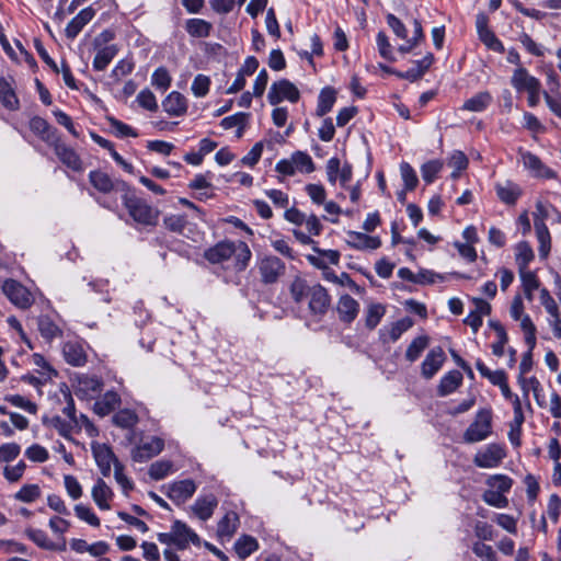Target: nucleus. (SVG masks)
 Masks as SVG:
<instances>
[{
	"instance_id": "13d9d810",
	"label": "nucleus",
	"mask_w": 561,
	"mask_h": 561,
	"mask_svg": "<svg viewBox=\"0 0 561 561\" xmlns=\"http://www.w3.org/2000/svg\"><path fill=\"white\" fill-rule=\"evenodd\" d=\"M236 268L243 271L251 259V251L245 242H239L236 251Z\"/></svg>"
},
{
	"instance_id": "680f3d73",
	"label": "nucleus",
	"mask_w": 561,
	"mask_h": 561,
	"mask_svg": "<svg viewBox=\"0 0 561 561\" xmlns=\"http://www.w3.org/2000/svg\"><path fill=\"white\" fill-rule=\"evenodd\" d=\"M75 512L78 518L87 522L89 525L94 527L100 526V518L92 512L90 507L84 506L82 504H77L75 506Z\"/></svg>"
},
{
	"instance_id": "09e8293b",
	"label": "nucleus",
	"mask_w": 561,
	"mask_h": 561,
	"mask_svg": "<svg viewBox=\"0 0 561 561\" xmlns=\"http://www.w3.org/2000/svg\"><path fill=\"white\" fill-rule=\"evenodd\" d=\"M293 162L295 164L296 170L305 173H311L314 171V163L311 157L304 151H295L291 154Z\"/></svg>"
},
{
	"instance_id": "a18cd8bd",
	"label": "nucleus",
	"mask_w": 561,
	"mask_h": 561,
	"mask_svg": "<svg viewBox=\"0 0 561 561\" xmlns=\"http://www.w3.org/2000/svg\"><path fill=\"white\" fill-rule=\"evenodd\" d=\"M310 287L307 282L301 277H296L289 287L290 296L296 304L302 302L305 298H308Z\"/></svg>"
},
{
	"instance_id": "0e129e2a",
	"label": "nucleus",
	"mask_w": 561,
	"mask_h": 561,
	"mask_svg": "<svg viewBox=\"0 0 561 561\" xmlns=\"http://www.w3.org/2000/svg\"><path fill=\"white\" fill-rule=\"evenodd\" d=\"M5 401L10 402L14 407L24 409L31 414H35L37 412L36 403L25 399L20 394L7 396Z\"/></svg>"
},
{
	"instance_id": "b1692460",
	"label": "nucleus",
	"mask_w": 561,
	"mask_h": 561,
	"mask_svg": "<svg viewBox=\"0 0 561 561\" xmlns=\"http://www.w3.org/2000/svg\"><path fill=\"white\" fill-rule=\"evenodd\" d=\"M65 360L75 367L83 366L87 363V353L83 346L77 341H68L62 346Z\"/></svg>"
},
{
	"instance_id": "6e6552de",
	"label": "nucleus",
	"mask_w": 561,
	"mask_h": 561,
	"mask_svg": "<svg viewBox=\"0 0 561 561\" xmlns=\"http://www.w3.org/2000/svg\"><path fill=\"white\" fill-rule=\"evenodd\" d=\"M308 300L309 311L313 316L323 317L331 306V297L320 284L310 287Z\"/></svg>"
},
{
	"instance_id": "c85d7f7f",
	"label": "nucleus",
	"mask_w": 561,
	"mask_h": 561,
	"mask_svg": "<svg viewBox=\"0 0 561 561\" xmlns=\"http://www.w3.org/2000/svg\"><path fill=\"white\" fill-rule=\"evenodd\" d=\"M121 404V397L115 391H107L94 403V412L100 416L108 415Z\"/></svg>"
},
{
	"instance_id": "c756f323",
	"label": "nucleus",
	"mask_w": 561,
	"mask_h": 561,
	"mask_svg": "<svg viewBox=\"0 0 561 561\" xmlns=\"http://www.w3.org/2000/svg\"><path fill=\"white\" fill-rule=\"evenodd\" d=\"M113 496L111 488L103 479H98L92 488V497L100 510H110L108 500Z\"/></svg>"
},
{
	"instance_id": "f8f14e48",
	"label": "nucleus",
	"mask_w": 561,
	"mask_h": 561,
	"mask_svg": "<svg viewBox=\"0 0 561 561\" xmlns=\"http://www.w3.org/2000/svg\"><path fill=\"white\" fill-rule=\"evenodd\" d=\"M50 146L54 148V151L58 159L67 168L71 169L75 172H81L83 170V162L80 156L76 152L73 148L62 142L60 140V137L56 140L55 144H51Z\"/></svg>"
},
{
	"instance_id": "864d4df0",
	"label": "nucleus",
	"mask_w": 561,
	"mask_h": 561,
	"mask_svg": "<svg viewBox=\"0 0 561 561\" xmlns=\"http://www.w3.org/2000/svg\"><path fill=\"white\" fill-rule=\"evenodd\" d=\"M171 76L167 68L159 67L154 70L151 77V83L157 89H160L162 91H165L171 85Z\"/></svg>"
},
{
	"instance_id": "bb28decb",
	"label": "nucleus",
	"mask_w": 561,
	"mask_h": 561,
	"mask_svg": "<svg viewBox=\"0 0 561 561\" xmlns=\"http://www.w3.org/2000/svg\"><path fill=\"white\" fill-rule=\"evenodd\" d=\"M462 374L459 370H450L445 374L438 386H437V394L439 397H446L453 393L458 387L462 383Z\"/></svg>"
},
{
	"instance_id": "9d476101",
	"label": "nucleus",
	"mask_w": 561,
	"mask_h": 561,
	"mask_svg": "<svg viewBox=\"0 0 561 561\" xmlns=\"http://www.w3.org/2000/svg\"><path fill=\"white\" fill-rule=\"evenodd\" d=\"M164 448V440L157 436L141 442L131 449V459L135 462H146L154 456L159 455Z\"/></svg>"
},
{
	"instance_id": "cd10ccee",
	"label": "nucleus",
	"mask_w": 561,
	"mask_h": 561,
	"mask_svg": "<svg viewBox=\"0 0 561 561\" xmlns=\"http://www.w3.org/2000/svg\"><path fill=\"white\" fill-rule=\"evenodd\" d=\"M495 191L500 201L506 205H515L522 195L520 187L511 181H506L504 184L497 183Z\"/></svg>"
},
{
	"instance_id": "2f4dec72",
	"label": "nucleus",
	"mask_w": 561,
	"mask_h": 561,
	"mask_svg": "<svg viewBox=\"0 0 561 561\" xmlns=\"http://www.w3.org/2000/svg\"><path fill=\"white\" fill-rule=\"evenodd\" d=\"M413 324L414 322L410 317H404L391 324L388 331V336H386L383 330H380V339L382 343H388L389 341L396 342L402 333L408 331Z\"/></svg>"
},
{
	"instance_id": "338daca9",
	"label": "nucleus",
	"mask_w": 561,
	"mask_h": 561,
	"mask_svg": "<svg viewBox=\"0 0 561 561\" xmlns=\"http://www.w3.org/2000/svg\"><path fill=\"white\" fill-rule=\"evenodd\" d=\"M377 46H378L379 54L382 58H385L389 61L394 60L391 45H390L388 36L386 35L385 32H379L377 34Z\"/></svg>"
},
{
	"instance_id": "39448f33",
	"label": "nucleus",
	"mask_w": 561,
	"mask_h": 561,
	"mask_svg": "<svg viewBox=\"0 0 561 561\" xmlns=\"http://www.w3.org/2000/svg\"><path fill=\"white\" fill-rule=\"evenodd\" d=\"M300 92L297 87L287 79H282L274 82L267 93V100L270 104L277 105L284 100H288L291 103L298 102Z\"/></svg>"
},
{
	"instance_id": "a878e982",
	"label": "nucleus",
	"mask_w": 561,
	"mask_h": 561,
	"mask_svg": "<svg viewBox=\"0 0 561 561\" xmlns=\"http://www.w3.org/2000/svg\"><path fill=\"white\" fill-rule=\"evenodd\" d=\"M522 160H523L525 168L530 170L535 176L552 179L556 175L551 169H549L541 162L539 157H537L536 154H534L531 152H528V151L524 152L522 154Z\"/></svg>"
},
{
	"instance_id": "393cba45",
	"label": "nucleus",
	"mask_w": 561,
	"mask_h": 561,
	"mask_svg": "<svg viewBox=\"0 0 561 561\" xmlns=\"http://www.w3.org/2000/svg\"><path fill=\"white\" fill-rule=\"evenodd\" d=\"M239 525V515L234 511H229L217 524V536L221 539H230L237 533Z\"/></svg>"
},
{
	"instance_id": "72a5a7b5",
	"label": "nucleus",
	"mask_w": 561,
	"mask_h": 561,
	"mask_svg": "<svg viewBox=\"0 0 561 561\" xmlns=\"http://www.w3.org/2000/svg\"><path fill=\"white\" fill-rule=\"evenodd\" d=\"M336 100V92L331 87L323 88L318 96L316 114L319 117L327 115L333 107Z\"/></svg>"
},
{
	"instance_id": "bf43d9fd",
	"label": "nucleus",
	"mask_w": 561,
	"mask_h": 561,
	"mask_svg": "<svg viewBox=\"0 0 561 561\" xmlns=\"http://www.w3.org/2000/svg\"><path fill=\"white\" fill-rule=\"evenodd\" d=\"M210 79L205 75H197L192 83V92L196 98L205 96L209 91Z\"/></svg>"
},
{
	"instance_id": "f03ea898",
	"label": "nucleus",
	"mask_w": 561,
	"mask_h": 561,
	"mask_svg": "<svg viewBox=\"0 0 561 561\" xmlns=\"http://www.w3.org/2000/svg\"><path fill=\"white\" fill-rule=\"evenodd\" d=\"M159 542L174 546L178 550H185L190 543L201 546L199 536L182 520H174L169 533H159Z\"/></svg>"
},
{
	"instance_id": "a211bd4d",
	"label": "nucleus",
	"mask_w": 561,
	"mask_h": 561,
	"mask_svg": "<svg viewBox=\"0 0 561 561\" xmlns=\"http://www.w3.org/2000/svg\"><path fill=\"white\" fill-rule=\"evenodd\" d=\"M30 129L49 146L55 144L59 138L57 129L49 125L46 119L39 116H34L31 118Z\"/></svg>"
},
{
	"instance_id": "f3484780",
	"label": "nucleus",
	"mask_w": 561,
	"mask_h": 561,
	"mask_svg": "<svg viewBox=\"0 0 561 561\" xmlns=\"http://www.w3.org/2000/svg\"><path fill=\"white\" fill-rule=\"evenodd\" d=\"M195 491V482L191 479H185L170 484L167 496L173 502L180 504L192 497Z\"/></svg>"
},
{
	"instance_id": "7ed1b4c3",
	"label": "nucleus",
	"mask_w": 561,
	"mask_h": 561,
	"mask_svg": "<svg viewBox=\"0 0 561 561\" xmlns=\"http://www.w3.org/2000/svg\"><path fill=\"white\" fill-rule=\"evenodd\" d=\"M548 209L541 202H537L536 211L534 213V227L539 242V255L546 259L550 252L551 238L545 219L548 217Z\"/></svg>"
},
{
	"instance_id": "de8ad7c7",
	"label": "nucleus",
	"mask_w": 561,
	"mask_h": 561,
	"mask_svg": "<svg viewBox=\"0 0 561 561\" xmlns=\"http://www.w3.org/2000/svg\"><path fill=\"white\" fill-rule=\"evenodd\" d=\"M173 468V463L170 460H158L151 463L148 474L152 480L159 481L164 479Z\"/></svg>"
},
{
	"instance_id": "6e6d98bb",
	"label": "nucleus",
	"mask_w": 561,
	"mask_h": 561,
	"mask_svg": "<svg viewBox=\"0 0 561 561\" xmlns=\"http://www.w3.org/2000/svg\"><path fill=\"white\" fill-rule=\"evenodd\" d=\"M486 483L491 488L495 489L494 491H499L504 494L512 488L513 480L504 474H495L490 477Z\"/></svg>"
},
{
	"instance_id": "e433bc0d",
	"label": "nucleus",
	"mask_w": 561,
	"mask_h": 561,
	"mask_svg": "<svg viewBox=\"0 0 561 561\" xmlns=\"http://www.w3.org/2000/svg\"><path fill=\"white\" fill-rule=\"evenodd\" d=\"M257 548H259L257 540L254 537L249 536V535L241 536L234 542V550L240 559L248 558L255 550H257Z\"/></svg>"
},
{
	"instance_id": "4be33fe9",
	"label": "nucleus",
	"mask_w": 561,
	"mask_h": 561,
	"mask_svg": "<svg viewBox=\"0 0 561 561\" xmlns=\"http://www.w3.org/2000/svg\"><path fill=\"white\" fill-rule=\"evenodd\" d=\"M162 107L170 116L179 117L186 113L187 100L182 93L172 91L162 101Z\"/></svg>"
},
{
	"instance_id": "9b49d317",
	"label": "nucleus",
	"mask_w": 561,
	"mask_h": 561,
	"mask_svg": "<svg viewBox=\"0 0 561 561\" xmlns=\"http://www.w3.org/2000/svg\"><path fill=\"white\" fill-rule=\"evenodd\" d=\"M92 454L103 477H108L112 465L119 462L112 448L106 444L92 443Z\"/></svg>"
},
{
	"instance_id": "4c0bfd02",
	"label": "nucleus",
	"mask_w": 561,
	"mask_h": 561,
	"mask_svg": "<svg viewBox=\"0 0 561 561\" xmlns=\"http://www.w3.org/2000/svg\"><path fill=\"white\" fill-rule=\"evenodd\" d=\"M117 51L118 50L115 45H110L101 48L93 59V68L98 71H103L114 59Z\"/></svg>"
},
{
	"instance_id": "774afa93",
	"label": "nucleus",
	"mask_w": 561,
	"mask_h": 561,
	"mask_svg": "<svg viewBox=\"0 0 561 561\" xmlns=\"http://www.w3.org/2000/svg\"><path fill=\"white\" fill-rule=\"evenodd\" d=\"M21 451L20 445L16 443H8L0 446V462H9L14 460Z\"/></svg>"
},
{
	"instance_id": "7c9ffc66",
	"label": "nucleus",
	"mask_w": 561,
	"mask_h": 561,
	"mask_svg": "<svg viewBox=\"0 0 561 561\" xmlns=\"http://www.w3.org/2000/svg\"><path fill=\"white\" fill-rule=\"evenodd\" d=\"M348 237L351 240L347 243L355 249H378L381 245V241L378 237H371L366 233L350 231Z\"/></svg>"
},
{
	"instance_id": "f257e3e1",
	"label": "nucleus",
	"mask_w": 561,
	"mask_h": 561,
	"mask_svg": "<svg viewBox=\"0 0 561 561\" xmlns=\"http://www.w3.org/2000/svg\"><path fill=\"white\" fill-rule=\"evenodd\" d=\"M123 204L128 210L129 216L138 224L144 226H156L158 222L159 210L149 205L145 199L135 195L127 187V192L122 195Z\"/></svg>"
},
{
	"instance_id": "37998d69",
	"label": "nucleus",
	"mask_w": 561,
	"mask_h": 561,
	"mask_svg": "<svg viewBox=\"0 0 561 561\" xmlns=\"http://www.w3.org/2000/svg\"><path fill=\"white\" fill-rule=\"evenodd\" d=\"M428 337L426 335H421L415 337L405 351V358L409 362H415L422 352L428 346Z\"/></svg>"
},
{
	"instance_id": "ddd939ff",
	"label": "nucleus",
	"mask_w": 561,
	"mask_h": 561,
	"mask_svg": "<svg viewBox=\"0 0 561 561\" xmlns=\"http://www.w3.org/2000/svg\"><path fill=\"white\" fill-rule=\"evenodd\" d=\"M504 457L505 451L503 447L497 444H491L474 456L473 462L479 468H494L501 463Z\"/></svg>"
},
{
	"instance_id": "4468645a",
	"label": "nucleus",
	"mask_w": 561,
	"mask_h": 561,
	"mask_svg": "<svg viewBox=\"0 0 561 561\" xmlns=\"http://www.w3.org/2000/svg\"><path fill=\"white\" fill-rule=\"evenodd\" d=\"M237 251L232 241H220L204 252V257L211 264L229 260Z\"/></svg>"
},
{
	"instance_id": "49530a36",
	"label": "nucleus",
	"mask_w": 561,
	"mask_h": 561,
	"mask_svg": "<svg viewBox=\"0 0 561 561\" xmlns=\"http://www.w3.org/2000/svg\"><path fill=\"white\" fill-rule=\"evenodd\" d=\"M38 331L47 341H51L53 339L61 335V330L48 317H41L38 319Z\"/></svg>"
},
{
	"instance_id": "aec40b11",
	"label": "nucleus",
	"mask_w": 561,
	"mask_h": 561,
	"mask_svg": "<svg viewBox=\"0 0 561 561\" xmlns=\"http://www.w3.org/2000/svg\"><path fill=\"white\" fill-rule=\"evenodd\" d=\"M512 85L517 91H530L536 90L537 88H541L540 81L535 78L534 76H530L528 70L522 66L517 67L512 76L511 79Z\"/></svg>"
},
{
	"instance_id": "69168bd1",
	"label": "nucleus",
	"mask_w": 561,
	"mask_h": 561,
	"mask_svg": "<svg viewBox=\"0 0 561 561\" xmlns=\"http://www.w3.org/2000/svg\"><path fill=\"white\" fill-rule=\"evenodd\" d=\"M524 291H535L539 288L540 283L536 274L528 270L519 271Z\"/></svg>"
},
{
	"instance_id": "79ce46f5",
	"label": "nucleus",
	"mask_w": 561,
	"mask_h": 561,
	"mask_svg": "<svg viewBox=\"0 0 561 561\" xmlns=\"http://www.w3.org/2000/svg\"><path fill=\"white\" fill-rule=\"evenodd\" d=\"M386 308L381 304H370L366 311L365 325L369 330H374L385 316Z\"/></svg>"
},
{
	"instance_id": "603ef678",
	"label": "nucleus",
	"mask_w": 561,
	"mask_h": 561,
	"mask_svg": "<svg viewBox=\"0 0 561 561\" xmlns=\"http://www.w3.org/2000/svg\"><path fill=\"white\" fill-rule=\"evenodd\" d=\"M41 496L37 484H25L14 494V499L24 503H32Z\"/></svg>"
},
{
	"instance_id": "20e7f679",
	"label": "nucleus",
	"mask_w": 561,
	"mask_h": 561,
	"mask_svg": "<svg viewBox=\"0 0 561 561\" xmlns=\"http://www.w3.org/2000/svg\"><path fill=\"white\" fill-rule=\"evenodd\" d=\"M492 413L490 410H481L463 434L466 443H477L485 439L491 433Z\"/></svg>"
},
{
	"instance_id": "3c124183",
	"label": "nucleus",
	"mask_w": 561,
	"mask_h": 561,
	"mask_svg": "<svg viewBox=\"0 0 561 561\" xmlns=\"http://www.w3.org/2000/svg\"><path fill=\"white\" fill-rule=\"evenodd\" d=\"M43 424L55 427L61 436H64L65 438H69L73 423L71 421L66 422L60 416L56 415L53 416L51 419L43 417Z\"/></svg>"
},
{
	"instance_id": "2eb2a0df",
	"label": "nucleus",
	"mask_w": 561,
	"mask_h": 561,
	"mask_svg": "<svg viewBox=\"0 0 561 561\" xmlns=\"http://www.w3.org/2000/svg\"><path fill=\"white\" fill-rule=\"evenodd\" d=\"M445 359L444 350L440 346L433 347L422 363V376L426 379L433 378L443 366Z\"/></svg>"
},
{
	"instance_id": "5fc2aeb1",
	"label": "nucleus",
	"mask_w": 561,
	"mask_h": 561,
	"mask_svg": "<svg viewBox=\"0 0 561 561\" xmlns=\"http://www.w3.org/2000/svg\"><path fill=\"white\" fill-rule=\"evenodd\" d=\"M400 171L402 180L404 182L405 191H413L419 183L415 171L408 162L401 163Z\"/></svg>"
},
{
	"instance_id": "412c9836",
	"label": "nucleus",
	"mask_w": 561,
	"mask_h": 561,
	"mask_svg": "<svg viewBox=\"0 0 561 561\" xmlns=\"http://www.w3.org/2000/svg\"><path fill=\"white\" fill-rule=\"evenodd\" d=\"M95 11L91 7L82 9L66 26V36L73 39L82 28L94 18Z\"/></svg>"
},
{
	"instance_id": "0eeeda50",
	"label": "nucleus",
	"mask_w": 561,
	"mask_h": 561,
	"mask_svg": "<svg viewBox=\"0 0 561 561\" xmlns=\"http://www.w3.org/2000/svg\"><path fill=\"white\" fill-rule=\"evenodd\" d=\"M261 280L274 284L285 273V263L277 256L266 255L257 264Z\"/></svg>"
},
{
	"instance_id": "a19ab883",
	"label": "nucleus",
	"mask_w": 561,
	"mask_h": 561,
	"mask_svg": "<svg viewBox=\"0 0 561 561\" xmlns=\"http://www.w3.org/2000/svg\"><path fill=\"white\" fill-rule=\"evenodd\" d=\"M535 254L528 242H519L516 247V263L518 271L527 270L529 263L534 260Z\"/></svg>"
},
{
	"instance_id": "1a4fd4ad",
	"label": "nucleus",
	"mask_w": 561,
	"mask_h": 561,
	"mask_svg": "<svg viewBox=\"0 0 561 561\" xmlns=\"http://www.w3.org/2000/svg\"><path fill=\"white\" fill-rule=\"evenodd\" d=\"M2 290L8 299L19 308L26 309L33 304L31 293L14 279H7L2 285Z\"/></svg>"
},
{
	"instance_id": "473e14b6",
	"label": "nucleus",
	"mask_w": 561,
	"mask_h": 561,
	"mask_svg": "<svg viewBox=\"0 0 561 561\" xmlns=\"http://www.w3.org/2000/svg\"><path fill=\"white\" fill-rule=\"evenodd\" d=\"M0 102L10 111H16L20 105L14 89L5 78H0Z\"/></svg>"
},
{
	"instance_id": "f704fd0d",
	"label": "nucleus",
	"mask_w": 561,
	"mask_h": 561,
	"mask_svg": "<svg viewBox=\"0 0 561 561\" xmlns=\"http://www.w3.org/2000/svg\"><path fill=\"white\" fill-rule=\"evenodd\" d=\"M213 30V25L210 22L203 20V19H188L185 22V31L192 36V37H207L209 36L210 32Z\"/></svg>"
},
{
	"instance_id": "052dcab7",
	"label": "nucleus",
	"mask_w": 561,
	"mask_h": 561,
	"mask_svg": "<svg viewBox=\"0 0 561 561\" xmlns=\"http://www.w3.org/2000/svg\"><path fill=\"white\" fill-rule=\"evenodd\" d=\"M137 102L141 107L150 112H156L158 110L156 96L149 89H144L138 93Z\"/></svg>"
},
{
	"instance_id": "4d7b16f0",
	"label": "nucleus",
	"mask_w": 561,
	"mask_h": 561,
	"mask_svg": "<svg viewBox=\"0 0 561 561\" xmlns=\"http://www.w3.org/2000/svg\"><path fill=\"white\" fill-rule=\"evenodd\" d=\"M483 501L494 507L503 508L508 504V500L503 493L494 490H486L482 495Z\"/></svg>"
},
{
	"instance_id": "ea45409f",
	"label": "nucleus",
	"mask_w": 561,
	"mask_h": 561,
	"mask_svg": "<svg viewBox=\"0 0 561 561\" xmlns=\"http://www.w3.org/2000/svg\"><path fill=\"white\" fill-rule=\"evenodd\" d=\"M489 325L499 336V341L492 344V352L495 356L501 357L504 355V346L508 341L505 328L499 321L494 320H490Z\"/></svg>"
},
{
	"instance_id": "423d86ee",
	"label": "nucleus",
	"mask_w": 561,
	"mask_h": 561,
	"mask_svg": "<svg viewBox=\"0 0 561 561\" xmlns=\"http://www.w3.org/2000/svg\"><path fill=\"white\" fill-rule=\"evenodd\" d=\"M89 182L90 184L102 194H110L113 191L116 192H127V187L129 186L123 180H113L106 172L101 170H93L89 173Z\"/></svg>"
},
{
	"instance_id": "5701e85b",
	"label": "nucleus",
	"mask_w": 561,
	"mask_h": 561,
	"mask_svg": "<svg viewBox=\"0 0 561 561\" xmlns=\"http://www.w3.org/2000/svg\"><path fill=\"white\" fill-rule=\"evenodd\" d=\"M218 506V500L214 494H207L205 496H199L196 499L195 503L192 505V512L201 519L207 520L209 519L216 507Z\"/></svg>"
},
{
	"instance_id": "e2e57ef3",
	"label": "nucleus",
	"mask_w": 561,
	"mask_h": 561,
	"mask_svg": "<svg viewBox=\"0 0 561 561\" xmlns=\"http://www.w3.org/2000/svg\"><path fill=\"white\" fill-rule=\"evenodd\" d=\"M249 116H250L249 113H243V112L236 113L233 115L222 118L220 122V126L224 129H231L233 127H239L240 125H247Z\"/></svg>"
},
{
	"instance_id": "8fccbe9b",
	"label": "nucleus",
	"mask_w": 561,
	"mask_h": 561,
	"mask_svg": "<svg viewBox=\"0 0 561 561\" xmlns=\"http://www.w3.org/2000/svg\"><path fill=\"white\" fill-rule=\"evenodd\" d=\"M442 169H443V162L438 159L430 160V161L425 162L421 167V174H422L423 180L427 184L433 183L434 180L436 179V175L440 172Z\"/></svg>"
},
{
	"instance_id": "6ab92c4d",
	"label": "nucleus",
	"mask_w": 561,
	"mask_h": 561,
	"mask_svg": "<svg viewBox=\"0 0 561 561\" xmlns=\"http://www.w3.org/2000/svg\"><path fill=\"white\" fill-rule=\"evenodd\" d=\"M339 319L344 323L353 322L359 311V304L352 296L342 295L336 305Z\"/></svg>"
},
{
	"instance_id": "58836bf2",
	"label": "nucleus",
	"mask_w": 561,
	"mask_h": 561,
	"mask_svg": "<svg viewBox=\"0 0 561 561\" xmlns=\"http://www.w3.org/2000/svg\"><path fill=\"white\" fill-rule=\"evenodd\" d=\"M139 421L135 411L123 409L113 415V423L122 428H133Z\"/></svg>"
},
{
	"instance_id": "dca6fc26",
	"label": "nucleus",
	"mask_w": 561,
	"mask_h": 561,
	"mask_svg": "<svg viewBox=\"0 0 561 561\" xmlns=\"http://www.w3.org/2000/svg\"><path fill=\"white\" fill-rule=\"evenodd\" d=\"M488 16L484 13L477 15L476 25L480 39L491 49L496 51H503L504 47L501 41L488 26Z\"/></svg>"
},
{
	"instance_id": "c9c22d12",
	"label": "nucleus",
	"mask_w": 561,
	"mask_h": 561,
	"mask_svg": "<svg viewBox=\"0 0 561 561\" xmlns=\"http://www.w3.org/2000/svg\"><path fill=\"white\" fill-rule=\"evenodd\" d=\"M492 102V95L488 91L479 92L472 98L468 99L463 105V111L470 112H482L484 111Z\"/></svg>"
},
{
	"instance_id": "c03bdc74",
	"label": "nucleus",
	"mask_w": 561,
	"mask_h": 561,
	"mask_svg": "<svg viewBox=\"0 0 561 561\" xmlns=\"http://www.w3.org/2000/svg\"><path fill=\"white\" fill-rule=\"evenodd\" d=\"M27 537L35 542L38 547L47 550H64L66 548V545L64 543L62 547L57 548L48 538L45 531L41 529H33L30 528L26 530Z\"/></svg>"
}]
</instances>
